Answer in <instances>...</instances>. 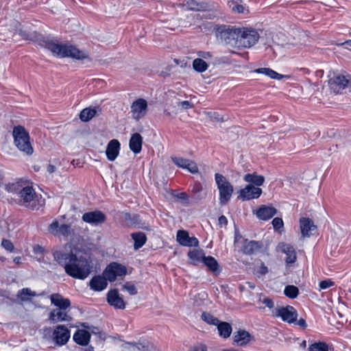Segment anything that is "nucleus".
Masks as SVG:
<instances>
[{"label": "nucleus", "mask_w": 351, "mask_h": 351, "mask_svg": "<svg viewBox=\"0 0 351 351\" xmlns=\"http://www.w3.org/2000/svg\"><path fill=\"white\" fill-rule=\"evenodd\" d=\"M55 260L64 267L66 274L74 278L84 280L90 274L92 267L88 260L82 256L77 257L71 252L56 251L53 253Z\"/></svg>", "instance_id": "nucleus-1"}, {"label": "nucleus", "mask_w": 351, "mask_h": 351, "mask_svg": "<svg viewBox=\"0 0 351 351\" xmlns=\"http://www.w3.org/2000/svg\"><path fill=\"white\" fill-rule=\"evenodd\" d=\"M45 49L58 57H69L76 60H84L88 58V54L84 51H81L72 45L57 44L45 39Z\"/></svg>", "instance_id": "nucleus-2"}, {"label": "nucleus", "mask_w": 351, "mask_h": 351, "mask_svg": "<svg viewBox=\"0 0 351 351\" xmlns=\"http://www.w3.org/2000/svg\"><path fill=\"white\" fill-rule=\"evenodd\" d=\"M12 135L15 146L27 155H32L34 149L30 143L28 132L22 125H17L13 128Z\"/></svg>", "instance_id": "nucleus-3"}, {"label": "nucleus", "mask_w": 351, "mask_h": 351, "mask_svg": "<svg viewBox=\"0 0 351 351\" xmlns=\"http://www.w3.org/2000/svg\"><path fill=\"white\" fill-rule=\"evenodd\" d=\"M214 30L216 38L226 45H237L239 27L227 25H215Z\"/></svg>", "instance_id": "nucleus-4"}, {"label": "nucleus", "mask_w": 351, "mask_h": 351, "mask_svg": "<svg viewBox=\"0 0 351 351\" xmlns=\"http://www.w3.org/2000/svg\"><path fill=\"white\" fill-rule=\"evenodd\" d=\"M215 180L219 191V200L221 206L226 205L234 193V188L228 179L219 173L215 174Z\"/></svg>", "instance_id": "nucleus-5"}, {"label": "nucleus", "mask_w": 351, "mask_h": 351, "mask_svg": "<svg viewBox=\"0 0 351 351\" xmlns=\"http://www.w3.org/2000/svg\"><path fill=\"white\" fill-rule=\"evenodd\" d=\"M239 34L237 46L239 47L250 48L254 46L260 38L258 32L253 28L239 27Z\"/></svg>", "instance_id": "nucleus-6"}, {"label": "nucleus", "mask_w": 351, "mask_h": 351, "mask_svg": "<svg viewBox=\"0 0 351 351\" xmlns=\"http://www.w3.org/2000/svg\"><path fill=\"white\" fill-rule=\"evenodd\" d=\"M19 197V198L17 201L18 204L27 208L31 207L32 208L36 206L37 195L35 190L32 186V183L28 180L26 181L21 189Z\"/></svg>", "instance_id": "nucleus-7"}, {"label": "nucleus", "mask_w": 351, "mask_h": 351, "mask_svg": "<svg viewBox=\"0 0 351 351\" xmlns=\"http://www.w3.org/2000/svg\"><path fill=\"white\" fill-rule=\"evenodd\" d=\"M126 267L117 262L110 263L103 271V275L106 276L110 282L115 281L117 277L123 276L126 275Z\"/></svg>", "instance_id": "nucleus-8"}, {"label": "nucleus", "mask_w": 351, "mask_h": 351, "mask_svg": "<svg viewBox=\"0 0 351 351\" xmlns=\"http://www.w3.org/2000/svg\"><path fill=\"white\" fill-rule=\"evenodd\" d=\"M71 337L70 330L64 325L56 326L52 332V340L56 346H64Z\"/></svg>", "instance_id": "nucleus-9"}, {"label": "nucleus", "mask_w": 351, "mask_h": 351, "mask_svg": "<svg viewBox=\"0 0 351 351\" xmlns=\"http://www.w3.org/2000/svg\"><path fill=\"white\" fill-rule=\"evenodd\" d=\"M331 90L338 94L346 87L351 86V77L350 75H337L328 80Z\"/></svg>", "instance_id": "nucleus-10"}, {"label": "nucleus", "mask_w": 351, "mask_h": 351, "mask_svg": "<svg viewBox=\"0 0 351 351\" xmlns=\"http://www.w3.org/2000/svg\"><path fill=\"white\" fill-rule=\"evenodd\" d=\"M274 316L280 317L282 321L293 323L297 320L298 313L292 306L278 307L275 309Z\"/></svg>", "instance_id": "nucleus-11"}, {"label": "nucleus", "mask_w": 351, "mask_h": 351, "mask_svg": "<svg viewBox=\"0 0 351 351\" xmlns=\"http://www.w3.org/2000/svg\"><path fill=\"white\" fill-rule=\"evenodd\" d=\"M147 111V102L145 99L139 98L135 100L131 105L132 118L136 121L145 117Z\"/></svg>", "instance_id": "nucleus-12"}, {"label": "nucleus", "mask_w": 351, "mask_h": 351, "mask_svg": "<svg viewBox=\"0 0 351 351\" xmlns=\"http://www.w3.org/2000/svg\"><path fill=\"white\" fill-rule=\"evenodd\" d=\"M67 308H55L49 315V320L51 323L70 322L72 320L71 315L68 314Z\"/></svg>", "instance_id": "nucleus-13"}, {"label": "nucleus", "mask_w": 351, "mask_h": 351, "mask_svg": "<svg viewBox=\"0 0 351 351\" xmlns=\"http://www.w3.org/2000/svg\"><path fill=\"white\" fill-rule=\"evenodd\" d=\"M106 300L108 303L114 308L124 309L125 308V303L116 289H111L108 292Z\"/></svg>", "instance_id": "nucleus-14"}, {"label": "nucleus", "mask_w": 351, "mask_h": 351, "mask_svg": "<svg viewBox=\"0 0 351 351\" xmlns=\"http://www.w3.org/2000/svg\"><path fill=\"white\" fill-rule=\"evenodd\" d=\"M171 159L172 162L178 167L187 169L192 173H196L198 172L197 165L193 160L178 156H171Z\"/></svg>", "instance_id": "nucleus-15"}, {"label": "nucleus", "mask_w": 351, "mask_h": 351, "mask_svg": "<svg viewBox=\"0 0 351 351\" xmlns=\"http://www.w3.org/2000/svg\"><path fill=\"white\" fill-rule=\"evenodd\" d=\"M82 218L86 223L93 225L102 223L106 220L105 214L100 210L85 213Z\"/></svg>", "instance_id": "nucleus-16"}, {"label": "nucleus", "mask_w": 351, "mask_h": 351, "mask_svg": "<svg viewBox=\"0 0 351 351\" xmlns=\"http://www.w3.org/2000/svg\"><path fill=\"white\" fill-rule=\"evenodd\" d=\"M280 251L286 254L285 263L287 265L291 266L297 260L296 252L293 246L285 243H280L278 245Z\"/></svg>", "instance_id": "nucleus-17"}, {"label": "nucleus", "mask_w": 351, "mask_h": 351, "mask_svg": "<svg viewBox=\"0 0 351 351\" xmlns=\"http://www.w3.org/2000/svg\"><path fill=\"white\" fill-rule=\"evenodd\" d=\"M261 193L262 189L261 188L256 187L252 184H248L240 191V197L243 200H250L258 198Z\"/></svg>", "instance_id": "nucleus-18"}, {"label": "nucleus", "mask_w": 351, "mask_h": 351, "mask_svg": "<svg viewBox=\"0 0 351 351\" xmlns=\"http://www.w3.org/2000/svg\"><path fill=\"white\" fill-rule=\"evenodd\" d=\"M263 247L262 241H249L245 239L242 247V252L247 255H252L261 252Z\"/></svg>", "instance_id": "nucleus-19"}, {"label": "nucleus", "mask_w": 351, "mask_h": 351, "mask_svg": "<svg viewBox=\"0 0 351 351\" xmlns=\"http://www.w3.org/2000/svg\"><path fill=\"white\" fill-rule=\"evenodd\" d=\"M300 226L301 233L304 237H310L313 234V232L317 229L312 219L306 217H302L300 219Z\"/></svg>", "instance_id": "nucleus-20"}, {"label": "nucleus", "mask_w": 351, "mask_h": 351, "mask_svg": "<svg viewBox=\"0 0 351 351\" xmlns=\"http://www.w3.org/2000/svg\"><path fill=\"white\" fill-rule=\"evenodd\" d=\"M232 339L234 344L237 346H245L252 339V337L247 331L240 329L234 332Z\"/></svg>", "instance_id": "nucleus-21"}, {"label": "nucleus", "mask_w": 351, "mask_h": 351, "mask_svg": "<svg viewBox=\"0 0 351 351\" xmlns=\"http://www.w3.org/2000/svg\"><path fill=\"white\" fill-rule=\"evenodd\" d=\"M108 280L107 278L103 274L102 276H95L90 280V288L95 291H101L107 287Z\"/></svg>", "instance_id": "nucleus-22"}, {"label": "nucleus", "mask_w": 351, "mask_h": 351, "mask_svg": "<svg viewBox=\"0 0 351 351\" xmlns=\"http://www.w3.org/2000/svg\"><path fill=\"white\" fill-rule=\"evenodd\" d=\"M277 213V210L269 206L263 205L256 211V217L261 220L267 221L272 218Z\"/></svg>", "instance_id": "nucleus-23"}, {"label": "nucleus", "mask_w": 351, "mask_h": 351, "mask_svg": "<svg viewBox=\"0 0 351 351\" xmlns=\"http://www.w3.org/2000/svg\"><path fill=\"white\" fill-rule=\"evenodd\" d=\"M120 145V143L117 139H112L108 143L106 150L108 160L114 161L117 158L119 153Z\"/></svg>", "instance_id": "nucleus-24"}, {"label": "nucleus", "mask_w": 351, "mask_h": 351, "mask_svg": "<svg viewBox=\"0 0 351 351\" xmlns=\"http://www.w3.org/2000/svg\"><path fill=\"white\" fill-rule=\"evenodd\" d=\"M61 162L59 160H54L49 161L47 167V171L49 173V176L52 180H58L61 177Z\"/></svg>", "instance_id": "nucleus-25"}, {"label": "nucleus", "mask_w": 351, "mask_h": 351, "mask_svg": "<svg viewBox=\"0 0 351 351\" xmlns=\"http://www.w3.org/2000/svg\"><path fill=\"white\" fill-rule=\"evenodd\" d=\"M73 341L78 345L86 346L90 341V333L86 330H77L73 335Z\"/></svg>", "instance_id": "nucleus-26"}, {"label": "nucleus", "mask_w": 351, "mask_h": 351, "mask_svg": "<svg viewBox=\"0 0 351 351\" xmlns=\"http://www.w3.org/2000/svg\"><path fill=\"white\" fill-rule=\"evenodd\" d=\"M182 4L187 10L193 11H205L208 8V5L205 2H198L196 0H180Z\"/></svg>", "instance_id": "nucleus-27"}, {"label": "nucleus", "mask_w": 351, "mask_h": 351, "mask_svg": "<svg viewBox=\"0 0 351 351\" xmlns=\"http://www.w3.org/2000/svg\"><path fill=\"white\" fill-rule=\"evenodd\" d=\"M142 144L143 137L141 136V135L139 133L133 134L129 142L130 149L134 154H139L142 149Z\"/></svg>", "instance_id": "nucleus-28"}, {"label": "nucleus", "mask_w": 351, "mask_h": 351, "mask_svg": "<svg viewBox=\"0 0 351 351\" xmlns=\"http://www.w3.org/2000/svg\"><path fill=\"white\" fill-rule=\"evenodd\" d=\"M51 302L56 308H68L71 306V302L67 298H63L62 296L58 293L52 294L50 297Z\"/></svg>", "instance_id": "nucleus-29"}, {"label": "nucleus", "mask_w": 351, "mask_h": 351, "mask_svg": "<svg viewBox=\"0 0 351 351\" xmlns=\"http://www.w3.org/2000/svg\"><path fill=\"white\" fill-rule=\"evenodd\" d=\"M202 263L211 272L215 274H219L221 272L219 265L214 257L211 256H205L204 259H202Z\"/></svg>", "instance_id": "nucleus-30"}, {"label": "nucleus", "mask_w": 351, "mask_h": 351, "mask_svg": "<svg viewBox=\"0 0 351 351\" xmlns=\"http://www.w3.org/2000/svg\"><path fill=\"white\" fill-rule=\"evenodd\" d=\"M27 180H20L15 182L8 183L5 185V189L8 193H11L13 194L19 195L21 192V189L23 186V184L26 182Z\"/></svg>", "instance_id": "nucleus-31"}, {"label": "nucleus", "mask_w": 351, "mask_h": 351, "mask_svg": "<svg viewBox=\"0 0 351 351\" xmlns=\"http://www.w3.org/2000/svg\"><path fill=\"white\" fill-rule=\"evenodd\" d=\"M131 237L134 241V248L135 250H138L139 248L142 247L146 243L147 237L144 232H134L131 234Z\"/></svg>", "instance_id": "nucleus-32"}, {"label": "nucleus", "mask_w": 351, "mask_h": 351, "mask_svg": "<svg viewBox=\"0 0 351 351\" xmlns=\"http://www.w3.org/2000/svg\"><path fill=\"white\" fill-rule=\"evenodd\" d=\"M217 326L220 337L227 339L230 336L232 328L229 323L226 322H219Z\"/></svg>", "instance_id": "nucleus-33"}, {"label": "nucleus", "mask_w": 351, "mask_h": 351, "mask_svg": "<svg viewBox=\"0 0 351 351\" xmlns=\"http://www.w3.org/2000/svg\"><path fill=\"white\" fill-rule=\"evenodd\" d=\"M97 114L96 107H88L83 109L80 113V119L82 121L88 122Z\"/></svg>", "instance_id": "nucleus-34"}, {"label": "nucleus", "mask_w": 351, "mask_h": 351, "mask_svg": "<svg viewBox=\"0 0 351 351\" xmlns=\"http://www.w3.org/2000/svg\"><path fill=\"white\" fill-rule=\"evenodd\" d=\"M244 180L249 183H252L256 186L263 185L265 178L261 175H256V173H247L244 176Z\"/></svg>", "instance_id": "nucleus-35"}, {"label": "nucleus", "mask_w": 351, "mask_h": 351, "mask_svg": "<svg viewBox=\"0 0 351 351\" xmlns=\"http://www.w3.org/2000/svg\"><path fill=\"white\" fill-rule=\"evenodd\" d=\"M188 256L193 265H197L202 262V259L205 257V253L203 250H193L188 253Z\"/></svg>", "instance_id": "nucleus-36"}, {"label": "nucleus", "mask_w": 351, "mask_h": 351, "mask_svg": "<svg viewBox=\"0 0 351 351\" xmlns=\"http://www.w3.org/2000/svg\"><path fill=\"white\" fill-rule=\"evenodd\" d=\"M257 73L264 74L271 79L281 80L284 77V75L277 73L269 68H259L254 71Z\"/></svg>", "instance_id": "nucleus-37"}, {"label": "nucleus", "mask_w": 351, "mask_h": 351, "mask_svg": "<svg viewBox=\"0 0 351 351\" xmlns=\"http://www.w3.org/2000/svg\"><path fill=\"white\" fill-rule=\"evenodd\" d=\"M189 240V234L186 230H178L177 234H176V241L180 245H181L182 246H187Z\"/></svg>", "instance_id": "nucleus-38"}, {"label": "nucleus", "mask_w": 351, "mask_h": 351, "mask_svg": "<svg viewBox=\"0 0 351 351\" xmlns=\"http://www.w3.org/2000/svg\"><path fill=\"white\" fill-rule=\"evenodd\" d=\"M35 295V292L32 291L29 288H23L21 290L19 291L17 293V298L20 299L21 301L29 300L32 298V297Z\"/></svg>", "instance_id": "nucleus-39"}, {"label": "nucleus", "mask_w": 351, "mask_h": 351, "mask_svg": "<svg viewBox=\"0 0 351 351\" xmlns=\"http://www.w3.org/2000/svg\"><path fill=\"white\" fill-rule=\"evenodd\" d=\"M299 293V289L294 285H287L284 289V294L290 299L296 298Z\"/></svg>", "instance_id": "nucleus-40"}, {"label": "nucleus", "mask_w": 351, "mask_h": 351, "mask_svg": "<svg viewBox=\"0 0 351 351\" xmlns=\"http://www.w3.org/2000/svg\"><path fill=\"white\" fill-rule=\"evenodd\" d=\"M193 67L196 71L202 73L207 70L208 65L204 60L196 58L193 62Z\"/></svg>", "instance_id": "nucleus-41"}, {"label": "nucleus", "mask_w": 351, "mask_h": 351, "mask_svg": "<svg viewBox=\"0 0 351 351\" xmlns=\"http://www.w3.org/2000/svg\"><path fill=\"white\" fill-rule=\"evenodd\" d=\"M202 319L210 325L217 326L220 322L218 318L214 317L210 313L203 312L201 315Z\"/></svg>", "instance_id": "nucleus-42"}, {"label": "nucleus", "mask_w": 351, "mask_h": 351, "mask_svg": "<svg viewBox=\"0 0 351 351\" xmlns=\"http://www.w3.org/2000/svg\"><path fill=\"white\" fill-rule=\"evenodd\" d=\"M328 345L324 342H316L309 346L308 351H328Z\"/></svg>", "instance_id": "nucleus-43"}, {"label": "nucleus", "mask_w": 351, "mask_h": 351, "mask_svg": "<svg viewBox=\"0 0 351 351\" xmlns=\"http://www.w3.org/2000/svg\"><path fill=\"white\" fill-rule=\"evenodd\" d=\"M73 232L74 230L71 229L70 224H62L58 229V232L64 237H68L74 234Z\"/></svg>", "instance_id": "nucleus-44"}, {"label": "nucleus", "mask_w": 351, "mask_h": 351, "mask_svg": "<svg viewBox=\"0 0 351 351\" xmlns=\"http://www.w3.org/2000/svg\"><path fill=\"white\" fill-rule=\"evenodd\" d=\"M229 5L230 8H231L232 12L234 13L243 14L245 10V7L237 1H232L229 2Z\"/></svg>", "instance_id": "nucleus-45"}, {"label": "nucleus", "mask_w": 351, "mask_h": 351, "mask_svg": "<svg viewBox=\"0 0 351 351\" xmlns=\"http://www.w3.org/2000/svg\"><path fill=\"white\" fill-rule=\"evenodd\" d=\"M123 217L125 221H130L131 225H135L139 220V216L138 215H131L129 213H123Z\"/></svg>", "instance_id": "nucleus-46"}, {"label": "nucleus", "mask_w": 351, "mask_h": 351, "mask_svg": "<svg viewBox=\"0 0 351 351\" xmlns=\"http://www.w3.org/2000/svg\"><path fill=\"white\" fill-rule=\"evenodd\" d=\"M123 289L127 291L131 295H136L138 293L134 285L128 282L123 285Z\"/></svg>", "instance_id": "nucleus-47"}, {"label": "nucleus", "mask_w": 351, "mask_h": 351, "mask_svg": "<svg viewBox=\"0 0 351 351\" xmlns=\"http://www.w3.org/2000/svg\"><path fill=\"white\" fill-rule=\"evenodd\" d=\"M272 225L274 228L276 230L280 231V229L283 228L284 222L282 218L276 217L272 220Z\"/></svg>", "instance_id": "nucleus-48"}, {"label": "nucleus", "mask_w": 351, "mask_h": 351, "mask_svg": "<svg viewBox=\"0 0 351 351\" xmlns=\"http://www.w3.org/2000/svg\"><path fill=\"white\" fill-rule=\"evenodd\" d=\"M83 326L86 327V326L84 324L83 325ZM86 328L89 330L90 333H92L93 335H97L99 337V338H102L103 337L102 336L104 335V334L102 333V332L98 327L92 326H86Z\"/></svg>", "instance_id": "nucleus-49"}, {"label": "nucleus", "mask_w": 351, "mask_h": 351, "mask_svg": "<svg viewBox=\"0 0 351 351\" xmlns=\"http://www.w3.org/2000/svg\"><path fill=\"white\" fill-rule=\"evenodd\" d=\"M335 282L330 279L322 280L319 282V287L321 289H326L329 287L334 286Z\"/></svg>", "instance_id": "nucleus-50"}, {"label": "nucleus", "mask_w": 351, "mask_h": 351, "mask_svg": "<svg viewBox=\"0 0 351 351\" xmlns=\"http://www.w3.org/2000/svg\"><path fill=\"white\" fill-rule=\"evenodd\" d=\"M1 245L7 251L12 252L14 250V245L10 240L5 239H3L1 241Z\"/></svg>", "instance_id": "nucleus-51"}, {"label": "nucleus", "mask_w": 351, "mask_h": 351, "mask_svg": "<svg viewBox=\"0 0 351 351\" xmlns=\"http://www.w3.org/2000/svg\"><path fill=\"white\" fill-rule=\"evenodd\" d=\"M59 228V223L57 221H54L49 226V230L51 231L53 234H56L57 232H58Z\"/></svg>", "instance_id": "nucleus-52"}, {"label": "nucleus", "mask_w": 351, "mask_h": 351, "mask_svg": "<svg viewBox=\"0 0 351 351\" xmlns=\"http://www.w3.org/2000/svg\"><path fill=\"white\" fill-rule=\"evenodd\" d=\"M198 245H199L198 239L195 237H189V240L188 241L187 247H192V246L197 247Z\"/></svg>", "instance_id": "nucleus-53"}, {"label": "nucleus", "mask_w": 351, "mask_h": 351, "mask_svg": "<svg viewBox=\"0 0 351 351\" xmlns=\"http://www.w3.org/2000/svg\"><path fill=\"white\" fill-rule=\"evenodd\" d=\"M178 106L184 109H189L193 108V105L189 101H182L178 103Z\"/></svg>", "instance_id": "nucleus-54"}, {"label": "nucleus", "mask_w": 351, "mask_h": 351, "mask_svg": "<svg viewBox=\"0 0 351 351\" xmlns=\"http://www.w3.org/2000/svg\"><path fill=\"white\" fill-rule=\"evenodd\" d=\"M202 186L200 184V182H195L193 184L192 189H191V191L193 193H198L200 191H202Z\"/></svg>", "instance_id": "nucleus-55"}, {"label": "nucleus", "mask_w": 351, "mask_h": 351, "mask_svg": "<svg viewBox=\"0 0 351 351\" xmlns=\"http://www.w3.org/2000/svg\"><path fill=\"white\" fill-rule=\"evenodd\" d=\"M263 303L265 304V306L269 308H273L274 306V301L269 298H264V300H263Z\"/></svg>", "instance_id": "nucleus-56"}, {"label": "nucleus", "mask_w": 351, "mask_h": 351, "mask_svg": "<svg viewBox=\"0 0 351 351\" xmlns=\"http://www.w3.org/2000/svg\"><path fill=\"white\" fill-rule=\"evenodd\" d=\"M193 351H208L205 345L199 343L194 346Z\"/></svg>", "instance_id": "nucleus-57"}, {"label": "nucleus", "mask_w": 351, "mask_h": 351, "mask_svg": "<svg viewBox=\"0 0 351 351\" xmlns=\"http://www.w3.org/2000/svg\"><path fill=\"white\" fill-rule=\"evenodd\" d=\"M268 272V268L262 263L258 270V273L261 275H265Z\"/></svg>", "instance_id": "nucleus-58"}, {"label": "nucleus", "mask_w": 351, "mask_h": 351, "mask_svg": "<svg viewBox=\"0 0 351 351\" xmlns=\"http://www.w3.org/2000/svg\"><path fill=\"white\" fill-rule=\"evenodd\" d=\"M34 252L36 254H38V253L42 254L44 252V249L43 248L42 246L37 245L34 247Z\"/></svg>", "instance_id": "nucleus-59"}, {"label": "nucleus", "mask_w": 351, "mask_h": 351, "mask_svg": "<svg viewBox=\"0 0 351 351\" xmlns=\"http://www.w3.org/2000/svg\"><path fill=\"white\" fill-rule=\"evenodd\" d=\"M298 325H299L300 327H302L303 328H305L307 326L306 321L303 318H300L298 321Z\"/></svg>", "instance_id": "nucleus-60"}, {"label": "nucleus", "mask_w": 351, "mask_h": 351, "mask_svg": "<svg viewBox=\"0 0 351 351\" xmlns=\"http://www.w3.org/2000/svg\"><path fill=\"white\" fill-rule=\"evenodd\" d=\"M219 223L221 225L222 224L226 225L228 223V219L224 215H221L219 217Z\"/></svg>", "instance_id": "nucleus-61"}, {"label": "nucleus", "mask_w": 351, "mask_h": 351, "mask_svg": "<svg viewBox=\"0 0 351 351\" xmlns=\"http://www.w3.org/2000/svg\"><path fill=\"white\" fill-rule=\"evenodd\" d=\"M198 55L199 56L203 57L204 58H207L211 57V54L210 52L200 51Z\"/></svg>", "instance_id": "nucleus-62"}, {"label": "nucleus", "mask_w": 351, "mask_h": 351, "mask_svg": "<svg viewBox=\"0 0 351 351\" xmlns=\"http://www.w3.org/2000/svg\"><path fill=\"white\" fill-rule=\"evenodd\" d=\"M341 45L345 46L346 48L351 47V40H348L344 43H341Z\"/></svg>", "instance_id": "nucleus-63"}, {"label": "nucleus", "mask_w": 351, "mask_h": 351, "mask_svg": "<svg viewBox=\"0 0 351 351\" xmlns=\"http://www.w3.org/2000/svg\"><path fill=\"white\" fill-rule=\"evenodd\" d=\"M82 351H94V348L92 346H89L86 348L83 349Z\"/></svg>", "instance_id": "nucleus-64"}]
</instances>
